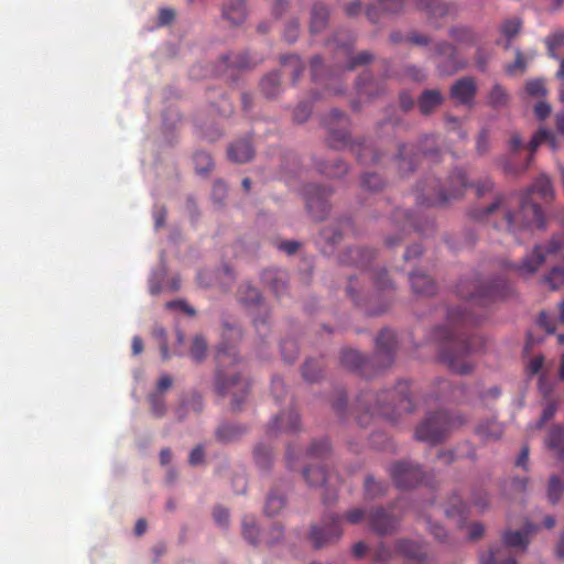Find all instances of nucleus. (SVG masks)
I'll return each mask as SVG.
<instances>
[{
    "mask_svg": "<svg viewBox=\"0 0 564 564\" xmlns=\"http://www.w3.org/2000/svg\"><path fill=\"white\" fill-rule=\"evenodd\" d=\"M500 208L505 217V229L508 231L524 226H536L541 228L544 225L542 209L528 196L521 199L520 212L518 214H512L510 210H508L503 206L501 199H497L494 204H491L487 212L490 214Z\"/></svg>",
    "mask_w": 564,
    "mask_h": 564,
    "instance_id": "obj_1",
    "label": "nucleus"
},
{
    "mask_svg": "<svg viewBox=\"0 0 564 564\" xmlns=\"http://www.w3.org/2000/svg\"><path fill=\"white\" fill-rule=\"evenodd\" d=\"M463 424L459 417L453 419L446 412H437L426 417L416 429L415 435L420 441L436 443L453 427Z\"/></svg>",
    "mask_w": 564,
    "mask_h": 564,
    "instance_id": "obj_2",
    "label": "nucleus"
},
{
    "mask_svg": "<svg viewBox=\"0 0 564 564\" xmlns=\"http://www.w3.org/2000/svg\"><path fill=\"white\" fill-rule=\"evenodd\" d=\"M248 382L236 371H218L216 376V390L220 395H230L231 406L239 409L248 394Z\"/></svg>",
    "mask_w": 564,
    "mask_h": 564,
    "instance_id": "obj_3",
    "label": "nucleus"
},
{
    "mask_svg": "<svg viewBox=\"0 0 564 564\" xmlns=\"http://www.w3.org/2000/svg\"><path fill=\"white\" fill-rule=\"evenodd\" d=\"M398 401V410H406L410 411V400L402 392L397 393L395 391H383L381 394L375 395L372 393H368L365 395V403L367 404V410L371 411L373 414L383 415L389 419H393V411L390 409V403Z\"/></svg>",
    "mask_w": 564,
    "mask_h": 564,
    "instance_id": "obj_4",
    "label": "nucleus"
},
{
    "mask_svg": "<svg viewBox=\"0 0 564 564\" xmlns=\"http://www.w3.org/2000/svg\"><path fill=\"white\" fill-rule=\"evenodd\" d=\"M341 533L340 518L336 514H327L319 524L312 527L310 539L315 547H323L339 540Z\"/></svg>",
    "mask_w": 564,
    "mask_h": 564,
    "instance_id": "obj_5",
    "label": "nucleus"
},
{
    "mask_svg": "<svg viewBox=\"0 0 564 564\" xmlns=\"http://www.w3.org/2000/svg\"><path fill=\"white\" fill-rule=\"evenodd\" d=\"M471 347L465 343H456L446 348L442 354V361L454 372L465 375L473 369V365L467 360Z\"/></svg>",
    "mask_w": 564,
    "mask_h": 564,
    "instance_id": "obj_6",
    "label": "nucleus"
},
{
    "mask_svg": "<svg viewBox=\"0 0 564 564\" xmlns=\"http://www.w3.org/2000/svg\"><path fill=\"white\" fill-rule=\"evenodd\" d=\"M239 300L247 306L254 307L258 310L259 316H254V326L259 329L261 326L264 327L265 318L269 314L268 307L261 302L259 291L250 284L241 285L239 290Z\"/></svg>",
    "mask_w": 564,
    "mask_h": 564,
    "instance_id": "obj_7",
    "label": "nucleus"
},
{
    "mask_svg": "<svg viewBox=\"0 0 564 564\" xmlns=\"http://www.w3.org/2000/svg\"><path fill=\"white\" fill-rule=\"evenodd\" d=\"M467 186L466 175L463 170H455L448 180V185L442 188L437 196L430 198L431 204H444L451 198H457Z\"/></svg>",
    "mask_w": 564,
    "mask_h": 564,
    "instance_id": "obj_8",
    "label": "nucleus"
},
{
    "mask_svg": "<svg viewBox=\"0 0 564 564\" xmlns=\"http://www.w3.org/2000/svg\"><path fill=\"white\" fill-rule=\"evenodd\" d=\"M395 484L401 488L414 486L421 480L420 466L410 462L397 463L391 469Z\"/></svg>",
    "mask_w": 564,
    "mask_h": 564,
    "instance_id": "obj_9",
    "label": "nucleus"
},
{
    "mask_svg": "<svg viewBox=\"0 0 564 564\" xmlns=\"http://www.w3.org/2000/svg\"><path fill=\"white\" fill-rule=\"evenodd\" d=\"M435 51L438 58H444V61L437 62V67L442 74L449 75L465 66V63L457 59L455 48L451 44L438 43Z\"/></svg>",
    "mask_w": 564,
    "mask_h": 564,
    "instance_id": "obj_10",
    "label": "nucleus"
},
{
    "mask_svg": "<svg viewBox=\"0 0 564 564\" xmlns=\"http://www.w3.org/2000/svg\"><path fill=\"white\" fill-rule=\"evenodd\" d=\"M477 90L476 83L470 77H464L457 80L451 89V97L462 105L471 106Z\"/></svg>",
    "mask_w": 564,
    "mask_h": 564,
    "instance_id": "obj_11",
    "label": "nucleus"
},
{
    "mask_svg": "<svg viewBox=\"0 0 564 564\" xmlns=\"http://www.w3.org/2000/svg\"><path fill=\"white\" fill-rule=\"evenodd\" d=\"M545 261V253L542 246H535L533 252L527 256L520 264L516 267L518 273L522 276L533 275Z\"/></svg>",
    "mask_w": 564,
    "mask_h": 564,
    "instance_id": "obj_12",
    "label": "nucleus"
},
{
    "mask_svg": "<svg viewBox=\"0 0 564 564\" xmlns=\"http://www.w3.org/2000/svg\"><path fill=\"white\" fill-rule=\"evenodd\" d=\"M329 195V191L326 188H322L318 186H310L306 191V204L307 208L311 213L315 214V217L321 218L322 215H318L321 210L322 214L326 212V203L325 198Z\"/></svg>",
    "mask_w": 564,
    "mask_h": 564,
    "instance_id": "obj_13",
    "label": "nucleus"
},
{
    "mask_svg": "<svg viewBox=\"0 0 564 564\" xmlns=\"http://www.w3.org/2000/svg\"><path fill=\"white\" fill-rule=\"evenodd\" d=\"M475 433L482 442L490 443L502 436L503 427L495 420H487L477 425Z\"/></svg>",
    "mask_w": 564,
    "mask_h": 564,
    "instance_id": "obj_14",
    "label": "nucleus"
},
{
    "mask_svg": "<svg viewBox=\"0 0 564 564\" xmlns=\"http://www.w3.org/2000/svg\"><path fill=\"white\" fill-rule=\"evenodd\" d=\"M247 432L246 426L237 423H224L216 430V438L223 443H231L239 440Z\"/></svg>",
    "mask_w": 564,
    "mask_h": 564,
    "instance_id": "obj_15",
    "label": "nucleus"
},
{
    "mask_svg": "<svg viewBox=\"0 0 564 564\" xmlns=\"http://www.w3.org/2000/svg\"><path fill=\"white\" fill-rule=\"evenodd\" d=\"M534 531V527L528 524L521 531H507L503 534V543L509 547H519L524 550L529 544V535Z\"/></svg>",
    "mask_w": 564,
    "mask_h": 564,
    "instance_id": "obj_16",
    "label": "nucleus"
},
{
    "mask_svg": "<svg viewBox=\"0 0 564 564\" xmlns=\"http://www.w3.org/2000/svg\"><path fill=\"white\" fill-rule=\"evenodd\" d=\"M369 522L373 530L379 533H387L395 525V519L389 516L383 509H377L369 514Z\"/></svg>",
    "mask_w": 564,
    "mask_h": 564,
    "instance_id": "obj_17",
    "label": "nucleus"
},
{
    "mask_svg": "<svg viewBox=\"0 0 564 564\" xmlns=\"http://www.w3.org/2000/svg\"><path fill=\"white\" fill-rule=\"evenodd\" d=\"M545 445L553 451L555 456L564 459V427L553 426L545 438Z\"/></svg>",
    "mask_w": 564,
    "mask_h": 564,
    "instance_id": "obj_18",
    "label": "nucleus"
},
{
    "mask_svg": "<svg viewBox=\"0 0 564 564\" xmlns=\"http://www.w3.org/2000/svg\"><path fill=\"white\" fill-rule=\"evenodd\" d=\"M253 155V149L248 140H240L228 149V156L237 163L248 162Z\"/></svg>",
    "mask_w": 564,
    "mask_h": 564,
    "instance_id": "obj_19",
    "label": "nucleus"
},
{
    "mask_svg": "<svg viewBox=\"0 0 564 564\" xmlns=\"http://www.w3.org/2000/svg\"><path fill=\"white\" fill-rule=\"evenodd\" d=\"M224 17L232 24H240L247 15V9L243 0H231L224 8Z\"/></svg>",
    "mask_w": 564,
    "mask_h": 564,
    "instance_id": "obj_20",
    "label": "nucleus"
},
{
    "mask_svg": "<svg viewBox=\"0 0 564 564\" xmlns=\"http://www.w3.org/2000/svg\"><path fill=\"white\" fill-rule=\"evenodd\" d=\"M410 281L413 291L417 294L432 295L435 291V284L433 280L424 273H412L410 275Z\"/></svg>",
    "mask_w": 564,
    "mask_h": 564,
    "instance_id": "obj_21",
    "label": "nucleus"
},
{
    "mask_svg": "<svg viewBox=\"0 0 564 564\" xmlns=\"http://www.w3.org/2000/svg\"><path fill=\"white\" fill-rule=\"evenodd\" d=\"M299 415L294 411H289L276 416L272 421V429L284 432H293L299 427Z\"/></svg>",
    "mask_w": 564,
    "mask_h": 564,
    "instance_id": "obj_22",
    "label": "nucleus"
},
{
    "mask_svg": "<svg viewBox=\"0 0 564 564\" xmlns=\"http://www.w3.org/2000/svg\"><path fill=\"white\" fill-rule=\"evenodd\" d=\"M399 552L405 557L422 560L426 552L425 546L420 541L402 540L399 542Z\"/></svg>",
    "mask_w": 564,
    "mask_h": 564,
    "instance_id": "obj_23",
    "label": "nucleus"
},
{
    "mask_svg": "<svg viewBox=\"0 0 564 564\" xmlns=\"http://www.w3.org/2000/svg\"><path fill=\"white\" fill-rule=\"evenodd\" d=\"M442 102V96L437 90H426L419 100V107L422 113L427 115Z\"/></svg>",
    "mask_w": 564,
    "mask_h": 564,
    "instance_id": "obj_24",
    "label": "nucleus"
},
{
    "mask_svg": "<svg viewBox=\"0 0 564 564\" xmlns=\"http://www.w3.org/2000/svg\"><path fill=\"white\" fill-rule=\"evenodd\" d=\"M487 102L494 108H503L509 102V95L501 85L496 84L488 93Z\"/></svg>",
    "mask_w": 564,
    "mask_h": 564,
    "instance_id": "obj_25",
    "label": "nucleus"
},
{
    "mask_svg": "<svg viewBox=\"0 0 564 564\" xmlns=\"http://www.w3.org/2000/svg\"><path fill=\"white\" fill-rule=\"evenodd\" d=\"M242 534L251 544H256L259 540V528L253 516H245L241 522Z\"/></svg>",
    "mask_w": 564,
    "mask_h": 564,
    "instance_id": "obj_26",
    "label": "nucleus"
},
{
    "mask_svg": "<svg viewBox=\"0 0 564 564\" xmlns=\"http://www.w3.org/2000/svg\"><path fill=\"white\" fill-rule=\"evenodd\" d=\"M542 143H547L553 151L557 149V143L554 134L545 129L539 130L533 135L532 140L530 141L531 151H534Z\"/></svg>",
    "mask_w": 564,
    "mask_h": 564,
    "instance_id": "obj_27",
    "label": "nucleus"
},
{
    "mask_svg": "<svg viewBox=\"0 0 564 564\" xmlns=\"http://www.w3.org/2000/svg\"><path fill=\"white\" fill-rule=\"evenodd\" d=\"M531 191L544 200L551 199L553 197V188L551 182L545 175H541L539 178H536Z\"/></svg>",
    "mask_w": 564,
    "mask_h": 564,
    "instance_id": "obj_28",
    "label": "nucleus"
},
{
    "mask_svg": "<svg viewBox=\"0 0 564 564\" xmlns=\"http://www.w3.org/2000/svg\"><path fill=\"white\" fill-rule=\"evenodd\" d=\"M543 283H545L552 291L558 290L564 285V265L553 268L543 278Z\"/></svg>",
    "mask_w": 564,
    "mask_h": 564,
    "instance_id": "obj_29",
    "label": "nucleus"
},
{
    "mask_svg": "<svg viewBox=\"0 0 564 564\" xmlns=\"http://www.w3.org/2000/svg\"><path fill=\"white\" fill-rule=\"evenodd\" d=\"M522 22L519 18H511L501 24V33L507 39L506 47H509L510 41L520 32Z\"/></svg>",
    "mask_w": 564,
    "mask_h": 564,
    "instance_id": "obj_30",
    "label": "nucleus"
},
{
    "mask_svg": "<svg viewBox=\"0 0 564 564\" xmlns=\"http://www.w3.org/2000/svg\"><path fill=\"white\" fill-rule=\"evenodd\" d=\"M284 503L285 500L282 495L272 492L265 501L264 511L268 516H275L283 509Z\"/></svg>",
    "mask_w": 564,
    "mask_h": 564,
    "instance_id": "obj_31",
    "label": "nucleus"
},
{
    "mask_svg": "<svg viewBox=\"0 0 564 564\" xmlns=\"http://www.w3.org/2000/svg\"><path fill=\"white\" fill-rule=\"evenodd\" d=\"M280 83L281 77L278 73L269 74L261 82L262 91L267 96L272 97L279 91Z\"/></svg>",
    "mask_w": 564,
    "mask_h": 564,
    "instance_id": "obj_32",
    "label": "nucleus"
},
{
    "mask_svg": "<svg viewBox=\"0 0 564 564\" xmlns=\"http://www.w3.org/2000/svg\"><path fill=\"white\" fill-rule=\"evenodd\" d=\"M303 474L310 486L324 485L327 480L326 473L321 467L306 468Z\"/></svg>",
    "mask_w": 564,
    "mask_h": 564,
    "instance_id": "obj_33",
    "label": "nucleus"
},
{
    "mask_svg": "<svg viewBox=\"0 0 564 564\" xmlns=\"http://www.w3.org/2000/svg\"><path fill=\"white\" fill-rule=\"evenodd\" d=\"M148 400L151 406V411L155 416L161 417L165 414L166 406L164 394L153 391L149 394Z\"/></svg>",
    "mask_w": 564,
    "mask_h": 564,
    "instance_id": "obj_34",
    "label": "nucleus"
},
{
    "mask_svg": "<svg viewBox=\"0 0 564 564\" xmlns=\"http://www.w3.org/2000/svg\"><path fill=\"white\" fill-rule=\"evenodd\" d=\"M564 43V31L557 30L550 34L546 40L545 44L547 46L549 55L552 58L557 59L558 56L556 54V48L560 47Z\"/></svg>",
    "mask_w": 564,
    "mask_h": 564,
    "instance_id": "obj_35",
    "label": "nucleus"
},
{
    "mask_svg": "<svg viewBox=\"0 0 564 564\" xmlns=\"http://www.w3.org/2000/svg\"><path fill=\"white\" fill-rule=\"evenodd\" d=\"M207 349L206 340L202 336H195L191 346V357L196 362L202 361L205 358Z\"/></svg>",
    "mask_w": 564,
    "mask_h": 564,
    "instance_id": "obj_36",
    "label": "nucleus"
},
{
    "mask_svg": "<svg viewBox=\"0 0 564 564\" xmlns=\"http://www.w3.org/2000/svg\"><path fill=\"white\" fill-rule=\"evenodd\" d=\"M195 170L199 174L207 173L213 166V160L207 152L198 151L194 155Z\"/></svg>",
    "mask_w": 564,
    "mask_h": 564,
    "instance_id": "obj_37",
    "label": "nucleus"
},
{
    "mask_svg": "<svg viewBox=\"0 0 564 564\" xmlns=\"http://www.w3.org/2000/svg\"><path fill=\"white\" fill-rule=\"evenodd\" d=\"M505 555V550L502 547L498 549H491L488 554L482 555L480 557L481 564H496L500 561H502V557ZM501 564H517L513 558H508L507 561L502 562Z\"/></svg>",
    "mask_w": 564,
    "mask_h": 564,
    "instance_id": "obj_38",
    "label": "nucleus"
},
{
    "mask_svg": "<svg viewBox=\"0 0 564 564\" xmlns=\"http://www.w3.org/2000/svg\"><path fill=\"white\" fill-rule=\"evenodd\" d=\"M534 56V53L524 56L519 50L516 52V59L514 62L507 67V72L509 74H517V73H523L527 68L528 62L532 59Z\"/></svg>",
    "mask_w": 564,
    "mask_h": 564,
    "instance_id": "obj_39",
    "label": "nucleus"
},
{
    "mask_svg": "<svg viewBox=\"0 0 564 564\" xmlns=\"http://www.w3.org/2000/svg\"><path fill=\"white\" fill-rule=\"evenodd\" d=\"M327 11L323 6H316L312 12V31L318 32L326 24Z\"/></svg>",
    "mask_w": 564,
    "mask_h": 564,
    "instance_id": "obj_40",
    "label": "nucleus"
},
{
    "mask_svg": "<svg viewBox=\"0 0 564 564\" xmlns=\"http://www.w3.org/2000/svg\"><path fill=\"white\" fill-rule=\"evenodd\" d=\"M563 488H564V485L558 479V477L551 476L550 481H549V487H547V499L552 503L557 502L563 492Z\"/></svg>",
    "mask_w": 564,
    "mask_h": 564,
    "instance_id": "obj_41",
    "label": "nucleus"
},
{
    "mask_svg": "<svg viewBox=\"0 0 564 564\" xmlns=\"http://www.w3.org/2000/svg\"><path fill=\"white\" fill-rule=\"evenodd\" d=\"M386 491V487L375 480L372 477H368L365 480V492L368 498H376L377 496L383 495Z\"/></svg>",
    "mask_w": 564,
    "mask_h": 564,
    "instance_id": "obj_42",
    "label": "nucleus"
},
{
    "mask_svg": "<svg viewBox=\"0 0 564 564\" xmlns=\"http://www.w3.org/2000/svg\"><path fill=\"white\" fill-rule=\"evenodd\" d=\"M451 34L455 41L462 44H471L475 42V34L465 26L453 29Z\"/></svg>",
    "mask_w": 564,
    "mask_h": 564,
    "instance_id": "obj_43",
    "label": "nucleus"
},
{
    "mask_svg": "<svg viewBox=\"0 0 564 564\" xmlns=\"http://www.w3.org/2000/svg\"><path fill=\"white\" fill-rule=\"evenodd\" d=\"M525 91L532 97H542L546 94L545 84L542 79L529 80L525 85Z\"/></svg>",
    "mask_w": 564,
    "mask_h": 564,
    "instance_id": "obj_44",
    "label": "nucleus"
},
{
    "mask_svg": "<svg viewBox=\"0 0 564 564\" xmlns=\"http://www.w3.org/2000/svg\"><path fill=\"white\" fill-rule=\"evenodd\" d=\"M254 459L261 467H267L271 462V451L269 447L260 444L254 448Z\"/></svg>",
    "mask_w": 564,
    "mask_h": 564,
    "instance_id": "obj_45",
    "label": "nucleus"
},
{
    "mask_svg": "<svg viewBox=\"0 0 564 564\" xmlns=\"http://www.w3.org/2000/svg\"><path fill=\"white\" fill-rule=\"evenodd\" d=\"M213 518L216 524L223 529L228 528L229 525V511L228 509L217 506L213 510Z\"/></svg>",
    "mask_w": 564,
    "mask_h": 564,
    "instance_id": "obj_46",
    "label": "nucleus"
},
{
    "mask_svg": "<svg viewBox=\"0 0 564 564\" xmlns=\"http://www.w3.org/2000/svg\"><path fill=\"white\" fill-rule=\"evenodd\" d=\"M347 172V166L341 161H336L332 166H327L323 170V173H325L328 176L332 177H340L345 175Z\"/></svg>",
    "mask_w": 564,
    "mask_h": 564,
    "instance_id": "obj_47",
    "label": "nucleus"
},
{
    "mask_svg": "<svg viewBox=\"0 0 564 564\" xmlns=\"http://www.w3.org/2000/svg\"><path fill=\"white\" fill-rule=\"evenodd\" d=\"M556 412V405L553 402H549L543 409L541 419L536 422L535 427L541 429L547 421H550Z\"/></svg>",
    "mask_w": 564,
    "mask_h": 564,
    "instance_id": "obj_48",
    "label": "nucleus"
},
{
    "mask_svg": "<svg viewBox=\"0 0 564 564\" xmlns=\"http://www.w3.org/2000/svg\"><path fill=\"white\" fill-rule=\"evenodd\" d=\"M341 361L349 367H358L360 364V355L354 349L345 350L341 355Z\"/></svg>",
    "mask_w": 564,
    "mask_h": 564,
    "instance_id": "obj_49",
    "label": "nucleus"
},
{
    "mask_svg": "<svg viewBox=\"0 0 564 564\" xmlns=\"http://www.w3.org/2000/svg\"><path fill=\"white\" fill-rule=\"evenodd\" d=\"M303 377L307 381H315L318 378L319 369L313 361H307L303 367Z\"/></svg>",
    "mask_w": 564,
    "mask_h": 564,
    "instance_id": "obj_50",
    "label": "nucleus"
},
{
    "mask_svg": "<svg viewBox=\"0 0 564 564\" xmlns=\"http://www.w3.org/2000/svg\"><path fill=\"white\" fill-rule=\"evenodd\" d=\"M153 336L160 341V348L162 358L165 360L169 358L167 346L165 343V330L162 327H155L153 329Z\"/></svg>",
    "mask_w": 564,
    "mask_h": 564,
    "instance_id": "obj_51",
    "label": "nucleus"
},
{
    "mask_svg": "<svg viewBox=\"0 0 564 564\" xmlns=\"http://www.w3.org/2000/svg\"><path fill=\"white\" fill-rule=\"evenodd\" d=\"M172 377L166 373H163L161 375L154 391L164 394L172 387Z\"/></svg>",
    "mask_w": 564,
    "mask_h": 564,
    "instance_id": "obj_52",
    "label": "nucleus"
},
{
    "mask_svg": "<svg viewBox=\"0 0 564 564\" xmlns=\"http://www.w3.org/2000/svg\"><path fill=\"white\" fill-rule=\"evenodd\" d=\"M164 274H165L164 270H161V271L154 272L151 275L150 283H149V289H150L151 294H158L161 291L162 288L160 285V280L163 278Z\"/></svg>",
    "mask_w": 564,
    "mask_h": 564,
    "instance_id": "obj_53",
    "label": "nucleus"
},
{
    "mask_svg": "<svg viewBox=\"0 0 564 564\" xmlns=\"http://www.w3.org/2000/svg\"><path fill=\"white\" fill-rule=\"evenodd\" d=\"M226 193H227V187H226L225 183H223L221 181H217L214 183L212 195L216 202H219V203L223 202V199L226 196Z\"/></svg>",
    "mask_w": 564,
    "mask_h": 564,
    "instance_id": "obj_54",
    "label": "nucleus"
},
{
    "mask_svg": "<svg viewBox=\"0 0 564 564\" xmlns=\"http://www.w3.org/2000/svg\"><path fill=\"white\" fill-rule=\"evenodd\" d=\"M365 510L355 508L346 513V520L351 524H357L365 519Z\"/></svg>",
    "mask_w": 564,
    "mask_h": 564,
    "instance_id": "obj_55",
    "label": "nucleus"
},
{
    "mask_svg": "<svg viewBox=\"0 0 564 564\" xmlns=\"http://www.w3.org/2000/svg\"><path fill=\"white\" fill-rule=\"evenodd\" d=\"M383 10L388 12H398L403 4V0H378Z\"/></svg>",
    "mask_w": 564,
    "mask_h": 564,
    "instance_id": "obj_56",
    "label": "nucleus"
},
{
    "mask_svg": "<svg viewBox=\"0 0 564 564\" xmlns=\"http://www.w3.org/2000/svg\"><path fill=\"white\" fill-rule=\"evenodd\" d=\"M204 449L202 446H196L189 453L188 462L191 465L196 466L204 462Z\"/></svg>",
    "mask_w": 564,
    "mask_h": 564,
    "instance_id": "obj_57",
    "label": "nucleus"
},
{
    "mask_svg": "<svg viewBox=\"0 0 564 564\" xmlns=\"http://www.w3.org/2000/svg\"><path fill=\"white\" fill-rule=\"evenodd\" d=\"M405 74L408 77L416 82L423 80L425 78L423 70L415 66H408L405 68Z\"/></svg>",
    "mask_w": 564,
    "mask_h": 564,
    "instance_id": "obj_58",
    "label": "nucleus"
},
{
    "mask_svg": "<svg viewBox=\"0 0 564 564\" xmlns=\"http://www.w3.org/2000/svg\"><path fill=\"white\" fill-rule=\"evenodd\" d=\"M534 112L540 119H545L551 113V107L549 104L541 101L535 106Z\"/></svg>",
    "mask_w": 564,
    "mask_h": 564,
    "instance_id": "obj_59",
    "label": "nucleus"
},
{
    "mask_svg": "<svg viewBox=\"0 0 564 564\" xmlns=\"http://www.w3.org/2000/svg\"><path fill=\"white\" fill-rule=\"evenodd\" d=\"M297 34H299V25L296 22H293L285 30L284 37L288 42L292 43L296 40Z\"/></svg>",
    "mask_w": 564,
    "mask_h": 564,
    "instance_id": "obj_60",
    "label": "nucleus"
},
{
    "mask_svg": "<svg viewBox=\"0 0 564 564\" xmlns=\"http://www.w3.org/2000/svg\"><path fill=\"white\" fill-rule=\"evenodd\" d=\"M166 307L169 308H180L182 311H184L185 313H187L188 315H193L194 314V310L192 307H189L185 302L183 301H173V302H169L166 304Z\"/></svg>",
    "mask_w": 564,
    "mask_h": 564,
    "instance_id": "obj_61",
    "label": "nucleus"
},
{
    "mask_svg": "<svg viewBox=\"0 0 564 564\" xmlns=\"http://www.w3.org/2000/svg\"><path fill=\"white\" fill-rule=\"evenodd\" d=\"M308 115H310V109H308V107L306 105L297 106V108L294 111L295 120H297L300 122L306 120Z\"/></svg>",
    "mask_w": 564,
    "mask_h": 564,
    "instance_id": "obj_62",
    "label": "nucleus"
},
{
    "mask_svg": "<svg viewBox=\"0 0 564 564\" xmlns=\"http://www.w3.org/2000/svg\"><path fill=\"white\" fill-rule=\"evenodd\" d=\"M174 18V12L171 9H162L159 14V22L161 25L170 23Z\"/></svg>",
    "mask_w": 564,
    "mask_h": 564,
    "instance_id": "obj_63",
    "label": "nucleus"
},
{
    "mask_svg": "<svg viewBox=\"0 0 564 564\" xmlns=\"http://www.w3.org/2000/svg\"><path fill=\"white\" fill-rule=\"evenodd\" d=\"M484 533V527L480 523H473L469 528V539L477 540Z\"/></svg>",
    "mask_w": 564,
    "mask_h": 564,
    "instance_id": "obj_64",
    "label": "nucleus"
}]
</instances>
